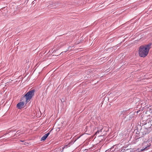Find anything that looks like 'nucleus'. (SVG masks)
I'll use <instances>...</instances> for the list:
<instances>
[{
    "label": "nucleus",
    "mask_w": 152,
    "mask_h": 152,
    "mask_svg": "<svg viewBox=\"0 0 152 152\" xmlns=\"http://www.w3.org/2000/svg\"><path fill=\"white\" fill-rule=\"evenodd\" d=\"M151 44L145 45H142L139 48L138 53L139 56L142 57H146L148 54L151 48Z\"/></svg>",
    "instance_id": "f257e3e1"
},
{
    "label": "nucleus",
    "mask_w": 152,
    "mask_h": 152,
    "mask_svg": "<svg viewBox=\"0 0 152 152\" xmlns=\"http://www.w3.org/2000/svg\"><path fill=\"white\" fill-rule=\"evenodd\" d=\"M34 91H35L34 90H31L28 91L25 95L24 97L25 98L26 102V103L28 102L31 99L32 96L34 94Z\"/></svg>",
    "instance_id": "f03ea898"
},
{
    "label": "nucleus",
    "mask_w": 152,
    "mask_h": 152,
    "mask_svg": "<svg viewBox=\"0 0 152 152\" xmlns=\"http://www.w3.org/2000/svg\"><path fill=\"white\" fill-rule=\"evenodd\" d=\"M25 103L24 102H20L17 104V107L19 109H20L24 107Z\"/></svg>",
    "instance_id": "7ed1b4c3"
},
{
    "label": "nucleus",
    "mask_w": 152,
    "mask_h": 152,
    "mask_svg": "<svg viewBox=\"0 0 152 152\" xmlns=\"http://www.w3.org/2000/svg\"><path fill=\"white\" fill-rule=\"evenodd\" d=\"M50 131L46 134H45L41 138V141H44L45 140L48 136L50 134Z\"/></svg>",
    "instance_id": "20e7f679"
},
{
    "label": "nucleus",
    "mask_w": 152,
    "mask_h": 152,
    "mask_svg": "<svg viewBox=\"0 0 152 152\" xmlns=\"http://www.w3.org/2000/svg\"><path fill=\"white\" fill-rule=\"evenodd\" d=\"M149 148V146H148L146 147L144 149H141V151H143L144 150H148Z\"/></svg>",
    "instance_id": "39448f33"
},
{
    "label": "nucleus",
    "mask_w": 152,
    "mask_h": 152,
    "mask_svg": "<svg viewBox=\"0 0 152 152\" xmlns=\"http://www.w3.org/2000/svg\"><path fill=\"white\" fill-rule=\"evenodd\" d=\"M99 128H100L101 131V130L103 129V127L101 126Z\"/></svg>",
    "instance_id": "423d86ee"
},
{
    "label": "nucleus",
    "mask_w": 152,
    "mask_h": 152,
    "mask_svg": "<svg viewBox=\"0 0 152 152\" xmlns=\"http://www.w3.org/2000/svg\"><path fill=\"white\" fill-rule=\"evenodd\" d=\"M99 133V131L98 130L97 132H96V133Z\"/></svg>",
    "instance_id": "0eeeda50"
}]
</instances>
